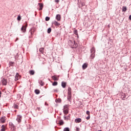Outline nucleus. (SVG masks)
<instances>
[{
    "label": "nucleus",
    "mask_w": 131,
    "mask_h": 131,
    "mask_svg": "<svg viewBox=\"0 0 131 131\" xmlns=\"http://www.w3.org/2000/svg\"><path fill=\"white\" fill-rule=\"evenodd\" d=\"M16 120L19 123H20V122H21V120H22V116H21V115H18Z\"/></svg>",
    "instance_id": "nucleus-7"
},
{
    "label": "nucleus",
    "mask_w": 131,
    "mask_h": 131,
    "mask_svg": "<svg viewBox=\"0 0 131 131\" xmlns=\"http://www.w3.org/2000/svg\"><path fill=\"white\" fill-rule=\"evenodd\" d=\"M75 122L76 123H79V122H81V118H77L75 120Z\"/></svg>",
    "instance_id": "nucleus-12"
},
{
    "label": "nucleus",
    "mask_w": 131,
    "mask_h": 131,
    "mask_svg": "<svg viewBox=\"0 0 131 131\" xmlns=\"http://www.w3.org/2000/svg\"><path fill=\"white\" fill-rule=\"evenodd\" d=\"M47 104V103H45V105Z\"/></svg>",
    "instance_id": "nucleus-45"
},
{
    "label": "nucleus",
    "mask_w": 131,
    "mask_h": 131,
    "mask_svg": "<svg viewBox=\"0 0 131 131\" xmlns=\"http://www.w3.org/2000/svg\"><path fill=\"white\" fill-rule=\"evenodd\" d=\"M56 19L57 21H60L61 20V15L60 14H57L56 16Z\"/></svg>",
    "instance_id": "nucleus-13"
},
{
    "label": "nucleus",
    "mask_w": 131,
    "mask_h": 131,
    "mask_svg": "<svg viewBox=\"0 0 131 131\" xmlns=\"http://www.w3.org/2000/svg\"><path fill=\"white\" fill-rule=\"evenodd\" d=\"M29 73L31 75H34V71L31 70L29 71Z\"/></svg>",
    "instance_id": "nucleus-23"
},
{
    "label": "nucleus",
    "mask_w": 131,
    "mask_h": 131,
    "mask_svg": "<svg viewBox=\"0 0 131 131\" xmlns=\"http://www.w3.org/2000/svg\"><path fill=\"white\" fill-rule=\"evenodd\" d=\"M96 55L95 54V53H92L91 55V58L92 59H94V58H95Z\"/></svg>",
    "instance_id": "nucleus-27"
},
{
    "label": "nucleus",
    "mask_w": 131,
    "mask_h": 131,
    "mask_svg": "<svg viewBox=\"0 0 131 131\" xmlns=\"http://www.w3.org/2000/svg\"><path fill=\"white\" fill-rule=\"evenodd\" d=\"M64 119H66V117H64Z\"/></svg>",
    "instance_id": "nucleus-44"
},
{
    "label": "nucleus",
    "mask_w": 131,
    "mask_h": 131,
    "mask_svg": "<svg viewBox=\"0 0 131 131\" xmlns=\"http://www.w3.org/2000/svg\"><path fill=\"white\" fill-rule=\"evenodd\" d=\"M76 131H79V130H80V129H79V128H78V127H77L76 128Z\"/></svg>",
    "instance_id": "nucleus-38"
},
{
    "label": "nucleus",
    "mask_w": 131,
    "mask_h": 131,
    "mask_svg": "<svg viewBox=\"0 0 131 131\" xmlns=\"http://www.w3.org/2000/svg\"><path fill=\"white\" fill-rule=\"evenodd\" d=\"M35 31H36V29H35V28H32L31 29H30L29 32V37H30V38L33 37V34H34V32Z\"/></svg>",
    "instance_id": "nucleus-2"
},
{
    "label": "nucleus",
    "mask_w": 131,
    "mask_h": 131,
    "mask_svg": "<svg viewBox=\"0 0 131 131\" xmlns=\"http://www.w3.org/2000/svg\"><path fill=\"white\" fill-rule=\"evenodd\" d=\"M1 97H2V92L1 91H0V98H1Z\"/></svg>",
    "instance_id": "nucleus-41"
},
{
    "label": "nucleus",
    "mask_w": 131,
    "mask_h": 131,
    "mask_svg": "<svg viewBox=\"0 0 131 131\" xmlns=\"http://www.w3.org/2000/svg\"><path fill=\"white\" fill-rule=\"evenodd\" d=\"M55 2L57 4H59V0H55Z\"/></svg>",
    "instance_id": "nucleus-39"
},
{
    "label": "nucleus",
    "mask_w": 131,
    "mask_h": 131,
    "mask_svg": "<svg viewBox=\"0 0 131 131\" xmlns=\"http://www.w3.org/2000/svg\"><path fill=\"white\" fill-rule=\"evenodd\" d=\"M39 83H40V85H41L42 86H43V82H42V81L40 80L39 81Z\"/></svg>",
    "instance_id": "nucleus-32"
},
{
    "label": "nucleus",
    "mask_w": 131,
    "mask_h": 131,
    "mask_svg": "<svg viewBox=\"0 0 131 131\" xmlns=\"http://www.w3.org/2000/svg\"><path fill=\"white\" fill-rule=\"evenodd\" d=\"M0 121L2 122V123H5V122H6V117H2L0 119Z\"/></svg>",
    "instance_id": "nucleus-9"
},
{
    "label": "nucleus",
    "mask_w": 131,
    "mask_h": 131,
    "mask_svg": "<svg viewBox=\"0 0 131 131\" xmlns=\"http://www.w3.org/2000/svg\"><path fill=\"white\" fill-rule=\"evenodd\" d=\"M45 19H46V21H50V17L47 16Z\"/></svg>",
    "instance_id": "nucleus-34"
},
{
    "label": "nucleus",
    "mask_w": 131,
    "mask_h": 131,
    "mask_svg": "<svg viewBox=\"0 0 131 131\" xmlns=\"http://www.w3.org/2000/svg\"><path fill=\"white\" fill-rule=\"evenodd\" d=\"M59 76L54 75L52 76V78L53 80H54V81L59 80Z\"/></svg>",
    "instance_id": "nucleus-6"
},
{
    "label": "nucleus",
    "mask_w": 131,
    "mask_h": 131,
    "mask_svg": "<svg viewBox=\"0 0 131 131\" xmlns=\"http://www.w3.org/2000/svg\"><path fill=\"white\" fill-rule=\"evenodd\" d=\"M52 85H53V86H56V85H58V82L54 81V82L52 83Z\"/></svg>",
    "instance_id": "nucleus-26"
},
{
    "label": "nucleus",
    "mask_w": 131,
    "mask_h": 131,
    "mask_svg": "<svg viewBox=\"0 0 131 131\" xmlns=\"http://www.w3.org/2000/svg\"><path fill=\"white\" fill-rule=\"evenodd\" d=\"M1 131H6V126L5 125H3L1 126Z\"/></svg>",
    "instance_id": "nucleus-16"
},
{
    "label": "nucleus",
    "mask_w": 131,
    "mask_h": 131,
    "mask_svg": "<svg viewBox=\"0 0 131 131\" xmlns=\"http://www.w3.org/2000/svg\"><path fill=\"white\" fill-rule=\"evenodd\" d=\"M56 102H57V103H61V102H62V100L60 98H58L56 99Z\"/></svg>",
    "instance_id": "nucleus-30"
},
{
    "label": "nucleus",
    "mask_w": 131,
    "mask_h": 131,
    "mask_svg": "<svg viewBox=\"0 0 131 131\" xmlns=\"http://www.w3.org/2000/svg\"><path fill=\"white\" fill-rule=\"evenodd\" d=\"M13 106L14 109H19V106H18V105L14 104Z\"/></svg>",
    "instance_id": "nucleus-25"
},
{
    "label": "nucleus",
    "mask_w": 131,
    "mask_h": 131,
    "mask_svg": "<svg viewBox=\"0 0 131 131\" xmlns=\"http://www.w3.org/2000/svg\"><path fill=\"white\" fill-rule=\"evenodd\" d=\"M88 65L89 64L86 63H84L82 66L83 70L86 69V68H88Z\"/></svg>",
    "instance_id": "nucleus-10"
},
{
    "label": "nucleus",
    "mask_w": 131,
    "mask_h": 131,
    "mask_svg": "<svg viewBox=\"0 0 131 131\" xmlns=\"http://www.w3.org/2000/svg\"><path fill=\"white\" fill-rule=\"evenodd\" d=\"M61 86L63 88V89H65L66 88V83L65 82H61Z\"/></svg>",
    "instance_id": "nucleus-17"
},
{
    "label": "nucleus",
    "mask_w": 131,
    "mask_h": 131,
    "mask_svg": "<svg viewBox=\"0 0 131 131\" xmlns=\"http://www.w3.org/2000/svg\"><path fill=\"white\" fill-rule=\"evenodd\" d=\"M28 25H27V23H26L25 26H23L21 29V31L23 32H26V28H27V26Z\"/></svg>",
    "instance_id": "nucleus-5"
},
{
    "label": "nucleus",
    "mask_w": 131,
    "mask_h": 131,
    "mask_svg": "<svg viewBox=\"0 0 131 131\" xmlns=\"http://www.w3.org/2000/svg\"><path fill=\"white\" fill-rule=\"evenodd\" d=\"M68 43L69 46H70V47L73 49H75V48H77V44L75 42V41L74 40H70L68 42Z\"/></svg>",
    "instance_id": "nucleus-1"
},
{
    "label": "nucleus",
    "mask_w": 131,
    "mask_h": 131,
    "mask_svg": "<svg viewBox=\"0 0 131 131\" xmlns=\"http://www.w3.org/2000/svg\"><path fill=\"white\" fill-rule=\"evenodd\" d=\"M51 32H52V29L51 28H49L47 30V32L48 33L50 34L51 33Z\"/></svg>",
    "instance_id": "nucleus-29"
},
{
    "label": "nucleus",
    "mask_w": 131,
    "mask_h": 131,
    "mask_svg": "<svg viewBox=\"0 0 131 131\" xmlns=\"http://www.w3.org/2000/svg\"><path fill=\"white\" fill-rule=\"evenodd\" d=\"M68 94H71V88L69 87L68 89Z\"/></svg>",
    "instance_id": "nucleus-24"
},
{
    "label": "nucleus",
    "mask_w": 131,
    "mask_h": 131,
    "mask_svg": "<svg viewBox=\"0 0 131 131\" xmlns=\"http://www.w3.org/2000/svg\"><path fill=\"white\" fill-rule=\"evenodd\" d=\"M71 97H72L71 94H68L67 99L68 101H69L70 102H71Z\"/></svg>",
    "instance_id": "nucleus-11"
},
{
    "label": "nucleus",
    "mask_w": 131,
    "mask_h": 131,
    "mask_svg": "<svg viewBox=\"0 0 131 131\" xmlns=\"http://www.w3.org/2000/svg\"><path fill=\"white\" fill-rule=\"evenodd\" d=\"M90 118H91V115H89L88 116V117L86 118V119H87V120H89Z\"/></svg>",
    "instance_id": "nucleus-37"
},
{
    "label": "nucleus",
    "mask_w": 131,
    "mask_h": 131,
    "mask_svg": "<svg viewBox=\"0 0 131 131\" xmlns=\"http://www.w3.org/2000/svg\"><path fill=\"white\" fill-rule=\"evenodd\" d=\"M44 50H45V48H40L39 49V52H41V54H43Z\"/></svg>",
    "instance_id": "nucleus-28"
},
{
    "label": "nucleus",
    "mask_w": 131,
    "mask_h": 131,
    "mask_svg": "<svg viewBox=\"0 0 131 131\" xmlns=\"http://www.w3.org/2000/svg\"><path fill=\"white\" fill-rule=\"evenodd\" d=\"M37 110H38V111H40V110H41L40 107H37Z\"/></svg>",
    "instance_id": "nucleus-40"
},
{
    "label": "nucleus",
    "mask_w": 131,
    "mask_h": 131,
    "mask_svg": "<svg viewBox=\"0 0 131 131\" xmlns=\"http://www.w3.org/2000/svg\"><path fill=\"white\" fill-rule=\"evenodd\" d=\"M69 105H66L64 106L63 107V113L64 114H66V115H67L69 113Z\"/></svg>",
    "instance_id": "nucleus-3"
},
{
    "label": "nucleus",
    "mask_w": 131,
    "mask_h": 131,
    "mask_svg": "<svg viewBox=\"0 0 131 131\" xmlns=\"http://www.w3.org/2000/svg\"><path fill=\"white\" fill-rule=\"evenodd\" d=\"M59 124H60V125H63V124H64V122L63 121V120H60V121H59Z\"/></svg>",
    "instance_id": "nucleus-22"
},
{
    "label": "nucleus",
    "mask_w": 131,
    "mask_h": 131,
    "mask_svg": "<svg viewBox=\"0 0 131 131\" xmlns=\"http://www.w3.org/2000/svg\"><path fill=\"white\" fill-rule=\"evenodd\" d=\"M129 20H131V15H130V16H129Z\"/></svg>",
    "instance_id": "nucleus-43"
},
{
    "label": "nucleus",
    "mask_w": 131,
    "mask_h": 131,
    "mask_svg": "<svg viewBox=\"0 0 131 131\" xmlns=\"http://www.w3.org/2000/svg\"><path fill=\"white\" fill-rule=\"evenodd\" d=\"M42 59L43 62H44V61H46V59L45 58H42Z\"/></svg>",
    "instance_id": "nucleus-42"
},
{
    "label": "nucleus",
    "mask_w": 131,
    "mask_h": 131,
    "mask_svg": "<svg viewBox=\"0 0 131 131\" xmlns=\"http://www.w3.org/2000/svg\"><path fill=\"white\" fill-rule=\"evenodd\" d=\"M39 11H41V10H42V8H43V4H40L39 3Z\"/></svg>",
    "instance_id": "nucleus-15"
},
{
    "label": "nucleus",
    "mask_w": 131,
    "mask_h": 131,
    "mask_svg": "<svg viewBox=\"0 0 131 131\" xmlns=\"http://www.w3.org/2000/svg\"><path fill=\"white\" fill-rule=\"evenodd\" d=\"M91 54L95 53V47L92 48V49H91Z\"/></svg>",
    "instance_id": "nucleus-20"
},
{
    "label": "nucleus",
    "mask_w": 131,
    "mask_h": 131,
    "mask_svg": "<svg viewBox=\"0 0 131 131\" xmlns=\"http://www.w3.org/2000/svg\"><path fill=\"white\" fill-rule=\"evenodd\" d=\"M90 114H91V112H90V111H87L86 112V114H87V115L90 116V115H91Z\"/></svg>",
    "instance_id": "nucleus-35"
},
{
    "label": "nucleus",
    "mask_w": 131,
    "mask_h": 131,
    "mask_svg": "<svg viewBox=\"0 0 131 131\" xmlns=\"http://www.w3.org/2000/svg\"><path fill=\"white\" fill-rule=\"evenodd\" d=\"M17 20H18V21H20V20H21V16H18L17 17Z\"/></svg>",
    "instance_id": "nucleus-36"
},
{
    "label": "nucleus",
    "mask_w": 131,
    "mask_h": 131,
    "mask_svg": "<svg viewBox=\"0 0 131 131\" xmlns=\"http://www.w3.org/2000/svg\"><path fill=\"white\" fill-rule=\"evenodd\" d=\"M2 85H7L8 84V79L3 78L1 80Z\"/></svg>",
    "instance_id": "nucleus-4"
},
{
    "label": "nucleus",
    "mask_w": 131,
    "mask_h": 131,
    "mask_svg": "<svg viewBox=\"0 0 131 131\" xmlns=\"http://www.w3.org/2000/svg\"><path fill=\"white\" fill-rule=\"evenodd\" d=\"M126 10H127V9L126 8V7L123 6L122 9V12H126Z\"/></svg>",
    "instance_id": "nucleus-18"
},
{
    "label": "nucleus",
    "mask_w": 131,
    "mask_h": 131,
    "mask_svg": "<svg viewBox=\"0 0 131 131\" xmlns=\"http://www.w3.org/2000/svg\"><path fill=\"white\" fill-rule=\"evenodd\" d=\"M35 94H36V95H39V94L40 93V91L38 89H36L35 90Z\"/></svg>",
    "instance_id": "nucleus-19"
},
{
    "label": "nucleus",
    "mask_w": 131,
    "mask_h": 131,
    "mask_svg": "<svg viewBox=\"0 0 131 131\" xmlns=\"http://www.w3.org/2000/svg\"><path fill=\"white\" fill-rule=\"evenodd\" d=\"M53 24L55 26H58V27L60 26V23L57 22L56 21H53Z\"/></svg>",
    "instance_id": "nucleus-14"
},
{
    "label": "nucleus",
    "mask_w": 131,
    "mask_h": 131,
    "mask_svg": "<svg viewBox=\"0 0 131 131\" xmlns=\"http://www.w3.org/2000/svg\"><path fill=\"white\" fill-rule=\"evenodd\" d=\"M20 77H21V76H20V75H19V74H18V73H16V74L15 75V81L19 80V78H20Z\"/></svg>",
    "instance_id": "nucleus-8"
},
{
    "label": "nucleus",
    "mask_w": 131,
    "mask_h": 131,
    "mask_svg": "<svg viewBox=\"0 0 131 131\" xmlns=\"http://www.w3.org/2000/svg\"><path fill=\"white\" fill-rule=\"evenodd\" d=\"M9 125L11 126V128H14L15 127V126L13 124V123L10 122L9 123Z\"/></svg>",
    "instance_id": "nucleus-21"
},
{
    "label": "nucleus",
    "mask_w": 131,
    "mask_h": 131,
    "mask_svg": "<svg viewBox=\"0 0 131 131\" xmlns=\"http://www.w3.org/2000/svg\"><path fill=\"white\" fill-rule=\"evenodd\" d=\"M63 131H70V130L69 128L66 127L64 128Z\"/></svg>",
    "instance_id": "nucleus-33"
},
{
    "label": "nucleus",
    "mask_w": 131,
    "mask_h": 131,
    "mask_svg": "<svg viewBox=\"0 0 131 131\" xmlns=\"http://www.w3.org/2000/svg\"><path fill=\"white\" fill-rule=\"evenodd\" d=\"M74 34H75L76 35H78V31L77 30H75L74 31Z\"/></svg>",
    "instance_id": "nucleus-31"
}]
</instances>
